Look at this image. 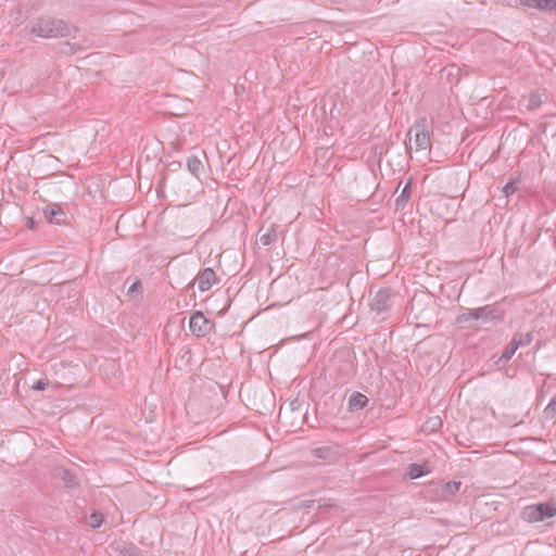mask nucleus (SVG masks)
<instances>
[{
    "instance_id": "obj_1",
    "label": "nucleus",
    "mask_w": 556,
    "mask_h": 556,
    "mask_svg": "<svg viewBox=\"0 0 556 556\" xmlns=\"http://www.w3.org/2000/svg\"><path fill=\"white\" fill-rule=\"evenodd\" d=\"M505 316V309L500 302L494 304H488L476 308H465L459 314L455 323L460 328H485L488 324L495 321H503Z\"/></svg>"
},
{
    "instance_id": "obj_20",
    "label": "nucleus",
    "mask_w": 556,
    "mask_h": 556,
    "mask_svg": "<svg viewBox=\"0 0 556 556\" xmlns=\"http://www.w3.org/2000/svg\"><path fill=\"white\" fill-rule=\"evenodd\" d=\"M516 351H517L516 345H514V343L510 341L508 344L505 345V348L497 361V364H500V363L505 364V363L509 362Z\"/></svg>"
},
{
    "instance_id": "obj_17",
    "label": "nucleus",
    "mask_w": 556,
    "mask_h": 556,
    "mask_svg": "<svg viewBox=\"0 0 556 556\" xmlns=\"http://www.w3.org/2000/svg\"><path fill=\"white\" fill-rule=\"evenodd\" d=\"M278 238L277 233V227L275 224L270 225L266 231L261 235L260 241L264 247L270 245L271 243L276 242Z\"/></svg>"
},
{
    "instance_id": "obj_19",
    "label": "nucleus",
    "mask_w": 556,
    "mask_h": 556,
    "mask_svg": "<svg viewBox=\"0 0 556 556\" xmlns=\"http://www.w3.org/2000/svg\"><path fill=\"white\" fill-rule=\"evenodd\" d=\"M316 504H317V501L316 500H305V501H301L300 503L298 504H294L292 506V509L294 511H304V513H309L312 509L316 510Z\"/></svg>"
},
{
    "instance_id": "obj_16",
    "label": "nucleus",
    "mask_w": 556,
    "mask_h": 556,
    "mask_svg": "<svg viewBox=\"0 0 556 556\" xmlns=\"http://www.w3.org/2000/svg\"><path fill=\"white\" fill-rule=\"evenodd\" d=\"M187 168L191 175L200 178V173L203 172V163L198 156L192 155L187 159Z\"/></svg>"
},
{
    "instance_id": "obj_4",
    "label": "nucleus",
    "mask_w": 556,
    "mask_h": 556,
    "mask_svg": "<svg viewBox=\"0 0 556 556\" xmlns=\"http://www.w3.org/2000/svg\"><path fill=\"white\" fill-rule=\"evenodd\" d=\"M214 327V323L206 318L200 311H195L189 320L190 331L197 337L207 336Z\"/></svg>"
},
{
    "instance_id": "obj_21",
    "label": "nucleus",
    "mask_w": 556,
    "mask_h": 556,
    "mask_svg": "<svg viewBox=\"0 0 556 556\" xmlns=\"http://www.w3.org/2000/svg\"><path fill=\"white\" fill-rule=\"evenodd\" d=\"M336 508V505L331 501L319 500L316 504V515H323L325 513H329L331 509Z\"/></svg>"
},
{
    "instance_id": "obj_7",
    "label": "nucleus",
    "mask_w": 556,
    "mask_h": 556,
    "mask_svg": "<svg viewBox=\"0 0 556 556\" xmlns=\"http://www.w3.org/2000/svg\"><path fill=\"white\" fill-rule=\"evenodd\" d=\"M45 218L50 224L66 225L68 224V215L59 204H49L42 210Z\"/></svg>"
},
{
    "instance_id": "obj_23",
    "label": "nucleus",
    "mask_w": 556,
    "mask_h": 556,
    "mask_svg": "<svg viewBox=\"0 0 556 556\" xmlns=\"http://www.w3.org/2000/svg\"><path fill=\"white\" fill-rule=\"evenodd\" d=\"M104 521V515L100 511H93L89 517V525L93 529L100 528Z\"/></svg>"
},
{
    "instance_id": "obj_3",
    "label": "nucleus",
    "mask_w": 556,
    "mask_h": 556,
    "mask_svg": "<svg viewBox=\"0 0 556 556\" xmlns=\"http://www.w3.org/2000/svg\"><path fill=\"white\" fill-rule=\"evenodd\" d=\"M523 519L529 522H539L556 516V504L553 502H540L523 508Z\"/></svg>"
},
{
    "instance_id": "obj_11",
    "label": "nucleus",
    "mask_w": 556,
    "mask_h": 556,
    "mask_svg": "<svg viewBox=\"0 0 556 556\" xmlns=\"http://www.w3.org/2000/svg\"><path fill=\"white\" fill-rule=\"evenodd\" d=\"M368 402L369 400L365 394L355 391L349 396L348 410L350 413L359 412L367 406Z\"/></svg>"
},
{
    "instance_id": "obj_28",
    "label": "nucleus",
    "mask_w": 556,
    "mask_h": 556,
    "mask_svg": "<svg viewBox=\"0 0 556 556\" xmlns=\"http://www.w3.org/2000/svg\"><path fill=\"white\" fill-rule=\"evenodd\" d=\"M49 384V381L46 380V379H39L37 380L33 386H31V390L34 391H43L47 386Z\"/></svg>"
},
{
    "instance_id": "obj_22",
    "label": "nucleus",
    "mask_w": 556,
    "mask_h": 556,
    "mask_svg": "<svg viewBox=\"0 0 556 556\" xmlns=\"http://www.w3.org/2000/svg\"><path fill=\"white\" fill-rule=\"evenodd\" d=\"M542 104V98L540 93L532 92L529 97V102L527 109L529 111H534L539 109Z\"/></svg>"
},
{
    "instance_id": "obj_6",
    "label": "nucleus",
    "mask_w": 556,
    "mask_h": 556,
    "mask_svg": "<svg viewBox=\"0 0 556 556\" xmlns=\"http://www.w3.org/2000/svg\"><path fill=\"white\" fill-rule=\"evenodd\" d=\"M414 131V143L417 151L419 150H428L431 147L430 134L426 129L424 124H417L413 128L409 129L407 136L409 140L412 139V132Z\"/></svg>"
},
{
    "instance_id": "obj_30",
    "label": "nucleus",
    "mask_w": 556,
    "mask_h": 556,
    "mask_svg": "<svg viewBox=\"0 0 556 556\" xmlns=\"http://www.w3.org/2000/svg\"><path fill=\"white\" fill-rule=\"evenodd\" d=\"M180 167H181L180 162H172L170 164H168V169H170V170H176Z\"/></svg>"
},
{
    "instance_id": "obj_18",
    "label": "nucleus",
    "mask_w": 556,
    "mask_h": 556,
    "mask_svg": "<svg viewBox=\"0 0 556 556\" xmlns=\"http://www.w3.org/2000/svg\"><path fill=\"white\" fill-rule=\"evenodd\" d=\"M532 340H533L532 332H527V333L515 332L510 341L514 343V345H516V348L518 350L521 346L529 345L532 342Z\"/></svg>"
},
{
    "instance_id": "obj_13",
    "label": "nucleus",
    "mask_w": 556,
    "mask_h": 556,
    "mask_svg": "<svg viewBox=\"0 0 556 556\" xmlns=\"http://www.w3.org/2000/svg\"><path fill=\"white\" fill-rule=\"evenodd\" d=\"M519 3L528 8L556 12V0H519Z\"/></svg>"
},
{
    "instance_id": "obj_26",
    "label": "nucleus",
    "mask_w": 556,
    "mask_h": 556,
    "mask_svg": "<svg viewBox=\"0 0 556 556\" xmlns=\"http://www.w3.org/2000/svg\"><path fill=\"white\" fill-rule=\"evenodd\" d=\"M517 190L516 181L510 180L503 187V193L506 198L510 197Z\"/></svg>"
},
{
    "instance_id": "obj_14",
    "label": "nucleus",
    "mask_w": 556,
    "mask_h": 556,
    "mask_svg": "<svg viewBox=\"0 0 556 556\" xmlns=\"http://www.w3.org/2000/svg\"><path fill=\"white\" fill-rule=\"evenodd\" d=\"M315 457L325 460L326 463H334L339 457L337 448L332 446H320L313 450Z\"/></svg>"
},
{
    "instance_id": "obj_32",
    "label": "nucleus",
    "mask_w": 556,
    "mask_h": 556,
    "mask_svg": "<svg viewBox=\"0 0 556 556\" xmlns=\"http://www.w3.org/2000/svg\"><path fill=\"white\" fill-rule=\"evenodd\" d=\"M415 308H416V304L413 302V303H412V306H410V311H412V312H414V311H415Z\"/></svg>"
},
{
    "instance_id": "obj_27",
    "label": "nucleus",
    "mask_w": 556,
    "mask_h": 556,
    "mask_svg": "<svg viewBox=\"0 0 556 556\" xmlns=\"http://www.w3.org/2000/svg\"><path fill=\"white\" fill-rule=\"evenodd\" d=\"M142 290V283L139 278H136L135 281L131 283V286L127 290V294L132 295L137 292H140Z\"/></svg>"
},
{
    "instance_id": "obj_33",
    "label": "nucleus",
    "mask_w": 556,
    "mask_h": 556,
    "mask_svg": "<svg viewBox=\"0 0 556 556\" xmlns=\"http://www.w3.org/2000/svg\"><path fill=\"white\" fill-rule=\"evenodd\" d=\"M435 425H441V420L439 418H435Z\"/></svg>"
},
{
    "instance_id": "obj_8",
    "label": "nucleus",
    "mask_w": 556,
    "mask_h": 556,
    "mask_svg": "<svg viewBox=\"0 0 556 556\" xmlns=\"http://www.w3.org/2000/svg\"><path fill=\"white\" fill-rule=\"evenodd\" d=\"M53 477L60 479L67 489L75 490L79 488L78 477L67 468L56 467L53 471Z\"/></svg>"
},
{
    "instance_id": "obj_10",
    "label": "nucleus",
    "mask_w": 556,
    "mask_h": 556,
    "mask_svg": "<svg viewBox=\"0 0 556 556\" xmlns=\"http://www.w3.org/2000/svg\"><path fill=\"white\" fill-rule=\"evenodd\" d=\"M215 280H216V274L210 267L201 269L197 275L198 287H199V290L202 292L210 290L212 288L213 283L215 282Z\"/></svg>"
},
{
    "instance_id": "obj_24",
    "label": "nucleus",
    "mask_w": 556,
    "mask_h": 556,
    "mask_svg": "<svg viewBox=\"0 0 556 556\" xmlns=\"http://www.w3.org/2000/svg\"><path fill=\"white\" fill-rule=\"evenodd\" d=\"M116 551H118L124 556H138L139 555L138 548L135 546H123V548H121L118 546L116 548Z\"/></svg>"
},
{
    "instance_id": "obj_31",
    "label": "nucleus",
    "mask_w": 556,
    "mask_h": 556,
    "mask_svg": "<svg viewBox=\"0 0 556 556\" xmlns=\"http://www.w3.org/2000/svg\"><path fill=\"white\" fill-rule=\"evenodd\" d=\"M35 226H36V222L34 220V218H33V217H29V218L27 219V227H28L29 229H35Z\"/></svg>"
},
{
    "instance_id": "obj_29",
    "label": "nucleus",
    "mask_w": 556,
    "mask_h": 556,
    "mask_svg": "<svg viewBox=\"0 0 556 556\" xmlns=\"http://www.w3.org/2000/svg\"><path fill=\"white\" fill-rule=\"evenodd\" d=\"M191 358V351L190 349H185L181 351V355H180V359L184 361L186 359L187 362H189Z\"/></svg>"
},
{
    "instance_id": "obj_25",
    "label": "nucleus",
    "mask_w": 556,
    "mask_h": 556,
    "mask_svg": "<svg viewBox=\"0 0 556 556\" xmlns=\"http://www.w3.org/2000/svg\"><path fill=\"white\" fill-rule=\"evenodd\" d=\"M544 413L547 418H553L556 415V397H553L548 405L545 407Z\"/></svg>"
},
{
    "instance_id": "obj_12",
    "label": "nucleus",
    "mask_w": 556,
    "mask_h": 556,
    "mask_svg": "<svg viewBox=\"0 0 556 556\" xmlns=\"http://www.w3.org/2000/svg\"><path fill=\"white\" fill-rule=\"evenodd\" d=\"M413 193V178H408L402 188L400 194L395 199V210L403 211L410 200Z\"/></svg>"
},
{
    "instance_id": "obj_2",
    "label": "nucleus",
    "mask_w": 556,
    "mask_h": 556,
    "mask_svg": "<svg viewBox=\"0 0 556 556\" xmlns=\"http://www.w3.org/2000/svg\"><path fill=\"white\" fill-rule=\"evenodd\" d=\"M77 33L76 26L51 15L39 16L29 24V34L40 38H75Z\"/></svg>"
},
{
    "instance_id": "obj_15",
    "label": "nucleus",
    "mask_w": 556,
    "mask_h": 556,
    "mask_svg": "<svg viewBox=\"0 0 556 556\" xmlns=\"http://www.w3.org/2000/svg\"><path fill=\"white\" fill-rule=\"evenodd\" d=\"M430 472L429 466L426 464L413 463L407 468V476L409 479H418Z\"/></svg>"
},
{
    "instance_id": "obj_9",
    "label": "nucleus",
    "mask_w": 556,
    "mask_h": 556,
    "mask_svg": "<svg viewBox=\"0 0 556 556\" xmlns=\"http://www.w3.org/2000/svg\"><path fill=\"white\" fill-rule=\"evenodd\" d=\"M460 481H448L435 486L434 491L439 500H448L460 489Z\"/></svg>"
},
{
    "instance_id": "obj_5",
    "label": "nucleus",
    "mask_w": 556,
    "mask_h": 556,
    "mask_svg": "<svg viewBox=\"0 0 556 556\" xmlns=\"http://www.w3.org/2000/svg\"><path fill=\"white\" fill-rule=\"evenodd\" d=\"M392 290L390 288H383L377 291L370 301V308L374 312L382 313L388 312L391 306Z\"/></svg>"
}]
</instances>
